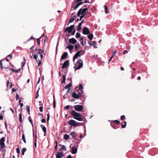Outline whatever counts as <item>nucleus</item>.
<instances>
[{"mask_svg": "<svg viewBox=\"0 0 158 158\" xmlns=\"http://www.w3.org/2000/svg\"><path fill=\"white\" fill-rule=\"evenodd\" d=\"M70 114L72 115L73 116V118L75 119L80 121H82L83 120L81 117V114L77 112L74 110H72Z\"/></svg>", "mask_w": 158, "mask_h": 158, "instance_id": "1", "label": "nucleus"}, {"mask_svg": "<svg viewBox=\"0 0 158 158\" xmlns=\"http://www.w3.org/2000/svg\"><path fill=\"white\" fill-rule=\"evenodd\" d=\"M75 66H74V68L75 71L80 69L83 67L82 61L81 59H78L76 64H75Z\"/></svg>", "mask_w": 158, "mask_h": 158, "instance_id": "2", "label": "nucleus"}, {"mask_svg": "<svg viewBox=\"0 0 158 158\" xmlns=\"http://www.w3.org/2000/svg\"><path fill=\"white\" fill-rule=\"evenodd\" d=\"M88 10L87 8H83L82 7L78 11L77 15L78 17L80 16L81 15H85L87 13L86 11Z\"/></svg>", "mask_w": 158, "mask_h": 158, "instance_id": "3", "label": "nucleus"}, {"mask_svg": "<svg viewBox=\"0 0 158 158\" xmlns=\"http://www.w3.org/2000/svg\"><path fill=\"white\" fill-rule=\"evenodd\" d=\"M83 93V90H81L80 92H79L77 94L76 93L74 92L72 94V96L74 98L78 99L79 98L82 96V94Z\"/></svg>", "mask_w": 158, "mask_h": 158, "instance_id": "4", "label": "nucleus"}, {"mask_svg": "<svg viewBox=\"0 0 158 158\" xmlns=\"http://www.w3.org/2000/svg\"><path fill=\"white\" fill-rule=\"evenodd\" d=\"M68 123L72 126L77 127L80 125L78 124L79 123H77L75 121L72 119L70 120L68 122Z\"/></svg>", "mask_w": 158, "mask_h": 158, "instance_id": "5", "label": "nucleus"}, {"mask_svg": "<svg viewBox=\"0 0 158 158\" xmlns=\"http://www.w3.org/2000/svg\"><path fill=\"white\" fill-rule=\"evenodd\" d=\"M74 27L75 25H71L70 27H66L64 31V32H68L69 33H70L71 32Z\"/></svg>", "mask_w": 158, "mask_h": 158, "instance_id": "6", "label": "nucleus"}, {"mask_svg": "<svg viewBox=\"0 0 158 158\" xmlns=\"http://www.w3.org/2000/svg\"><path fill=\"white\" fill-rule=\"evenodd\" d=\"M75 110L77 111H81L83 109V106L82 105H76L74 106Z\"/></svg>", "mask_w": 158, "mask_h": 158, "instance_id": "7", "label": "nucleus"}, {"mask_svg": "<svg viewBox=\"0 0 158 158\" xmlns=\"http://www.w3.org/2000/svg\"><path fill=\"white\" fill-rule=\"evenodd\" d=\"M82 32L84 35H88L90 34V31L87 27H85L82 29Z\"/></svg>", "mask_w": 158, "mask_h": 158, "instance_id": "8", "label": "nucleus"}, {"mask_svg": "<svg viewBox=\"0 0 158 158\" xmlns=\"http://www.w3.org/2000/svg\"><path fill=\"white\" fill-rule=\"evenodd\" d=\"M82 51V50L80 51L77 52L74 55L73 57V62H74L75 60L77 59L78 56H80L81 54H80V52Z\"/></svg>", "mask_w": 158, "mask_h": 158, "instance_id": "9", "label": "nucleus"}, {"mask_svg": "<svg viewBox=\"0 0 158 158\" xmlns=\"http://www.w3.org/2000/svg\"><path fill=\"white\" fill-rule=\"evenodd\" d=\"M69 65V60H66L63 64L61 67L62 69L66 68Z\"/></svg>", "mask_w": 158, "mask_h": 158, "instance_id": "10", "label": "nucleus"}, {"mask_svg": "<svg viewBox=\"0 0 158 158\" xmlns=\"http://www.w3.org/2000/svg\"><path fill=\"white\" fill-rule=\"evenodd\" d=\"M64 156V154L61 152H58L56 154V158H62Z\"/></svg>", "mask_w": 158, "mask_h": 158, "instance_id": "11", "label": "nucleus"}, {"mask_svg": "<svg viewBox=\"0 0 158 158\" xmlns=\"http://www.w3.org/2000/svg\"><path fill=\"white\" fill-rule=\"evenodd\" d=\"M77 133L76 132H71L70 133V135H71L73 139H76L77 136Z\"/></svg>", "mask_w": 158, "mask_h": 158, "instance_id": "12", "label": "nucleus"}, {"mask_svg": "<svg viewBox=\"0 0 158 158\" xmlns=\"http://www.w3.org/2000/svg\"><path fill=\"white\" fill-rule=\"evenodd\" d=\"M77 42V40L74 38L70 39L69 40V42L70 44H75Z\"/></svg>", "mask_w": 158, "mask_h": 158, "instance_id": "13", "label": "nucleus"}, {"mask_svg": "<svg viewBox=\"0 0 158 158\" xmlns=\"http://www.w3.org/2000/svg\"><path fill=\"white\" fill-rule=\"evenodd\" d=\"M68 53L67 52H64L61 56L60 61H61L62 60L64 59L67 56Z\"/></svg>", "mask_w": 158, "mask_h": 158, "instance_id": "14", "label": "nucleus"}, {"mask_svg": "<svg viewBox=\"0 0 158 158\" xmlns=\"http://www.w3.org/2000/svg\"><path fill=\"white\" fill-rule=\"evenodd\" d=\"M40 127L42 128V130L44 131V136H45L46 135V133L47 131V129L43 125H41Z\"/></svg>", "mask_w": 158, "mask_h": 158, "instance_id": "15", "label": "nucleus"}, {"mask_svg": "<svg viewBox=\"0 0 158 158\" xmlns=\"http://www.w3.org/2000/svg\"><path fill=\"white\" fill-rule=\"evenodd\" d=\"M72 152L73 154H75L77 152V149L75 147H73L71 148Z\"/></svg>", "mask_w": 158, "mask_h": 158, "instance_id": "16", "label": "nucleus"}, {"mask_svg": "<svg viewBox=\"0 0 158 158\" xmlns=\"http://www.w3.org/2000/svg\"><path fill=\"white\" fill-rule=\"evenodd\" d=\"M6 86L8 88H9L10 89L12 86L13 84L11 82L10 83L9 81H8L7 82Z\"/></svg>", "mask_w": 158, "mask_h": 158, "instance_id": "17", "label": "nucleus"}, {"mask_svg": "<svg viewBox=\"0 0 158 158\" xmlns=\"http://www.w3.org/2000/svg\"><path fill=\"white\" fill-rule=\"evenodd\" d=\"M89 44L91 46L93 45L94 48H97V46H96V42L95 41H93L92 43L89 42Z\"/></svg>", "mask_w": 158, "mask_h": 158, "instance_id": "18", "label": "nucleus"}, {"mask_svg": "<svg viewBox=\"0 0 158 158\" xmlns=\"http://www.w3.org/2000/svg\"><path fill=\"white\" fill-rule=\"evenodd\" d=\"M72 82L71 81V82L69 83L68 85H66L64 87V88L65 89H70V87L72 86Z\"/></svg>", "mask_w": 158, "mask_h": 158, "instance_id": "19", "label": "nucleus"}, {"mask_svg": "<svg viewBox=\"0 0 158 158\" xmlns=\"http://www.w3.org/2000/svg\"><path fill=\"white\" fill-rule=\"evenodd\" d=\"M74 47L72 45H69L66 48H68L70 50H72L73 49Z\"/></svg>", "mask_w": 158, "mask_h": 158, "instance_id": "20", "label": "nucleus"}, {"mask_svg": "<svg viewBox=\"0 0 158 158\" xmlns=\"http://www.w3.org/2000/svg\"><path fill=\"white\" fill-rule=\"evenodd\" d=\"M66 150L65 146L64 145H62L61 147L59 150L60 151H61L62 150L66 151Z\"/></svg>", "mask_w": 158, "mask_h": 158, "instance_id": "21", "label": "nucleus"}, {"mask_svg": "<svg viewBox=\"0 0 158 158\" xmlns=\"http://www.w3.org/2000/svg\"><path fill=\"white\" fill-rule=\"evenodd\" d=\"M66 80V75H64L62 76V83H63L65 82Z\"/></svg>", "mask_w": 158, "mask_h": 158, "instance_id": "22", "label": "nucleus"}, {"mask_svg": "<svg viewBox=\"0 0 158 158\" xmlns=\"http://www.w3.org/2000/svg\"><path fill=\"white\" fill-rule=\"evenodd\" d=\"M80 43L81 44V45L82 46H84V44L83 43L84 40L83 37H81V39L80 40Z\"/></svg>", "mask_w": 158, "mask_h": 158, "instance_id": "23", "label": "nucleus"}, {"mask_svg": "<svg viewBox=\"0 0 158 158\" xmlns=\"http://www.w3.org/2000/svg\"><path fill=\"white\" fill-rule=\"evenodd\" d=\"M93 37V35L92 34H91L90 35H88V38L91 40H92Z\"/></svg>", "mask_w": 158, "mask_h": 158, "instance_id": "24", "label": "nucleus"}, {"mask_svg": "<svg viewBox=\"0 0 158 158\" xmlns=\"http://www.w3.org/2000/svg\"><path fill=\"white\" fill-rule=\"evenodd\" d=\"M22 139L23 140V142L25 143H26V139L25 137V135L24 133L22 134Z\"/></svg>", "mask_w": 158, "mask_h": 158, "instance_id": "25", "label": "nucleus"}, {"mask_svg": "<svg viewBox=\"0 0 158 158\" xmlns=\"http://www.w3.org/2000/svg\"><path fill=\"white\" fill-rule=\"evenodd\" d=\"M69 135L67 134H65L64 135V136L63 137L64 139L65 140H67L69 138Z\"/></svg>", "mask_w": 158, "mask_h": 158, "instance_id": "26", "label": "nucleus"}, {"mask_svg": "<svg viewBox=\"0 0 158 158\" xmlns=\"http://www.w3.org/2000/svg\"><path fill=\"white\" fill-rule=\"evenodd\" d=\"M83 85H82V84H81L79 85V89L78 90V91H79L80 90L81 91V90H83Z\"/></svg>", "mask_w": 158, "mask_h": 158, "instance_id": "27", "label": "nucleus"}, {"mask_svg": "<svg viewBox=\"0 0 158 158\" xmlns=\"http://www.w3.org/2000/svg\"><path fill=\"white\" fill-rule=\"evenodd\" d=\"M26 109L27 111L28 112V114H30V107L29 106L27 105L26 106Z\"/></svg>", "mask_w": 158, "mask_h": 158, "instance_id": "28", "label": "nucleus"}, {"mask_svg": "<svg viewBox=\"0 0 158 158\" xmlns=\"http://www.w3.org/2000/svg\"><path fill=\"white\" fill-rule=\"evenodd\" d=\"M105 12L106 14H107L108 13L109 11L108 9L107 6L106 5H105Z\"/></svg>", "mask_w": 158, "mask_h": 158, "instance_id": "29", "label": "nucleus"}, {"mask_svg": "<svg viewBox=\"0 0 158 158\" xmlns=\"http://www.w3.org/2000/svg\"><path fill=\"white\" fill-rule=\"evenodd\" d=\"M35 148H36V146H37L36 141H37V136L36 134V135H35Z\"/></svg>", "mask_w": 158, "mask_h": 158, "instance_id": "30", "label": "nucleus"}, {"mask_svg": "<svg viewBox=\"0 0 158 158\" xmlns=\"http://www.w3.org/2000/svg\"><path fill=\"white\" fill-rule=\"evenodd\" d=\"M19 119L20 122L21 123H22V114L21 113H20L19 114Z\"/></svg>", "mask_w": 158, "mask_h": 158, "instance_id": "31", "label": "nucleus"}, {"mask_svg": "<svg viewBox=\"0 0 158 158\" xmlns=\"http://www.w3.org/2000/svg\"><path fill=\"white\" fill-rule=\"evenodd\" d=\"M27 149L26 148H23L22 150V155H24L25 152L26 151Z\"/></svg>", "mask_w": 158, "mask_h": 158, "instance_id": "32", "label": "nucleus"}, {"mask_svg": "<svg viewBox=\"0 0 158 158\" xmlns=\"http://www.w3.org/2000/svg\"><path fill=\"white\" fill-rule=\"evenodd\" d=\"M76 37L77 38H79L81 37V34L78 32H77L76 35Z\"/></svg>", "mask_w": 158, "mask_h": 158, "instance_id": "33", "label": "nucleus"}, {"mask_svg": "<svg viewBox=\"0 0 158 158\" xmlns=\"http://www.w3.org/2000/svg\"><path fill=\"white\" fill-rule=\"evenodd\" d=\"M56 101L55 99V97L54 95H53V107L55 108L56 107Z\"/></svg>", "mask_w": 158, "mask_h": 158, "instance_id": "34", "label": "nucleus"}, {"mask_svg": "<svg viewBox=\"0 0 158 158\" xmlns=\"http://www.w3.org/2000/svg\"><path fill=\"white\" fill-rule=\"evenodd\" d=\"M41 38V37H40L39 38L37 39V43L39 44H40V39Z\"/></svg>", "mask_w": 158, "mask_h": 158, "instance_id": "35", "label": "nucleus"}, {"mask_svg": "<svg viewBox=\"0 0 158 158\" xmlns=\"http://www.w3.org/2000/svg\"><path fill=\"white\" fill-rule=\"evenodd\" d=\"M74 20V18H73L72 19H70L69 20V23L68 24V25H69V23H70L72 22Z\"/></svg>", "mask_w": 158, "mask_h": 158, "instance_id": "36", "label": "nucleus"}, {"mask_svg": "<svg viewBox=\"0 0 158 158\" xmlns=\"http://www.w3.org/2000/svg\"><path fill=\"white\" fill-rule=\"evenodd\" d=\"M80 6L79 5V4L78 3V2H77V4H76V6H75L74 7V10H76L77 8Z\"/></svg>", "mask_w": 158, "mask_h": 158, "instance_id": "37", "label": "nucleus"}, {"mask_svg": "<svg viewBox=\"0 0 158 158\" xmlns=\"http://www.w3.org/2000/svg\"><path fill=\"white\" fill-rule=\"evenodd\" d=\"M114 122H115L116 123V124H120V122L118 120H115L114 121Z\"/></svg>", "mask_w": 158, "mask_h": 158, "instance_id": "38", "label": "nucleus"}, {"mask_svg": "<svg viewBox=\"0 0 158 158\" xmlns=\"http://www.w3.org/2000/svg\"><path fill=\"white\" fill-rule=\"evenodd\" d=\"M47 122H48H48H49V119H50L49 114V113L48 114H47Z\"/></svg>", "mask_w": 158, "mask_h": 158, "instance_id": "39", "label": "nucleus"}, {"mask_svg": "<svg viewBox=\"0 0 158 158\" xmlns=\"http://www.w3.org/2000/svg\"><path fill=\"white\" fill-rule=\"evenodd\" d=\"M83 8H87L88 9L89 7V6H88L87 5L85 4L82 7Z\"/></svg>", "mask_w": 158, "mask_h": 158, "instance_id": "40", "label": "nucleus"}, {"mask_svg": "<svg viewBox=\"0 0 158 158\" xmlns=\"http://www.w3.org/2000/svg\"><path fill=\"white\" fill-rule=\"evenodd\" d=\"M124 123H125V124L124 125H123L122 124V128H124L126 127L127 123L126 121H124Z\"/></svg>", "mask_w": 158, "mask_h": 158, "instance_id": "41", "label": "nucleus"}, {"mask_svg": "<svg viewBox=\"0 0 158 158\" xmlns=\"http://www.w3.org/2000/svg\"><path fill=\"white\" fill-rule=\"evenodd\" d=\"M16 152L18 154H19L20 152V149L19 148H18L16 149Z\"/></svg>", "mask_w": 158, "mask_h": 158, "instance_id": "42", "label": "nucleus"}, {"mask_svg": "<svg viewBox=\"0 0 158 158\" xmlns=\"http://www.w3.org/2000/svg\"><path fill=\"white\" fill-rule=\"evenodd\" d=\"M125 115H123L121 116L120 118L122 120H123L125 119Z\"/></svg>", "mask_w": 158, "mask_h": 158, "instance_id": "43", "label": "nucleus"}, {"mask_svg": "<svg viewBox=\"0 0 158 158\" xmlns=\"http://www.w3.org/2000/svg\"><path fill=\"white\" fill-rule=\"evenodd\" d=\"M19 98V94H17L16 96V100H18Z\"/></svg>", "mask_w": 158, "mask_h": 158, "instance_id": "44", "label": "nucleus"}, {"mask_svg": "<svg viewBox=\"0 0 158 158\" xmlns=\"http://www.w3.org/2000/svg\"><path fill=\"white\" fill-rule=\"evenodd\" d=\"M76 30L74 28V29H73V31L72 32V35H75V33Z\"/></svg>", "mask_w": 158, "mask_h": 158, "instance_id": "45", "label": "nucleus"}, {"mask_svg": "<svg viewBox=\"0 0 158 158\" xmlns=\"http://www.w3.org/2000/svg\"><path fill=\"white\" fill-rule=\"evenodd\" d=\"M79 47V46L77 45H75V50L77 51L78 50V48Z\"/></svg>", "mask_w": 158, "mask_h": 158, "instance_id": "46", "label": "nucleus"}, {"mask_svg": "<svg viewBox=\"0 0 158 158\" xmlns=\"http://www.w3.org/2000/svg\"><path fill=\"white\" fill-rule=\"evenodd\" d=\"M22 67H21V68L22 69H23V67L24 66V65L25 64V62H22Z\"/></svg>", "mask_w": 158, "mask_h": 158, "instance_id": "47", "label": "nucleus"}, {"mask_svg": "<svg viewBox=\"0 0 158 158\" xmlns=\"http://www.w3.org/2000/svg\"><path fill=\"white\" fill-rule=\"evenodd\" d=\"M81 16H80V21L84 17L85 15H81Z\"/></svg>", "mask_w": 158, "mask_h": 158, "instance_id": "48", "label": "nucleus"}, {"mask_svg": "<svg viewBox=\"0 0 158 158\" xmlns=\"http://www.w3.org/2000/svg\"><path fill=\"white\" fill-rule=\"evenodd\" d=\"M81 29V27L78 25L77 27V30L79 31Z\"/></svg>", "mask_w": 158, "mask_h": 158, "instance_id": "49", "label": "nucleus"}, {"mask_svg": "<svg viewBox=\"0 0 158 158\" xmlns=\"http://www.w3.org/2000/svg\"><path fill=\"white\" fill-rule=\"evenodd\" d=\"M40 110V112H42L43 110V106H40L39 108Z\"/></svg>", "mask_w": 158, "mask_h": 158, "instance_id": "50", "label": "nucleus"}, {"mask_svg": "<svg viewBox=\"0 0 158 158\" xmlns=\"http://www.w3.org/2000/svg\"><path fill=\"white\" fill-rule=\"evenodd\" d=\"M4 123L5 128L7 130V123L6 122H5Z\"/></svg>", "mask_w": 158, "mask_h": 158, "instance_id": "51", "label": "nucleus"}, {"mask_svg": "<svg viewBox=\"0 0 158 158\" xmlns=\"http://www.w3.org/2000/svg\"><path fill=\"white\" fill-rule=\"evenodd\" d=\"M69 107H70L69 105H67V106H66L65 107H64V108L65 109H69Z\"/></svg>", "mask_w": 158, "mask_h": 158, "instance_id": "52", "label": "nucleus"}, {"mask_svg": "<svg viewBox=\"0 0 158 158\" xmlns=\"http://www.w3.org/2000/svg\"><path fill=\"white\" fill-rule=\"evenodd\" d=\"M37 57H38V55L37 54L35 55H34L33 56L34 58L35 59H36V58H37Z\"/></svg>", "mask_w": 158, "mask_h": 158, "instance_id": "53", "label": "nucleus"}, {"mask_svg": "<svg viewBox=\"0 0 158 158\" xmlns=\"http://www.w3.org/2000/svg\"><path fill=\"white\" fill-rule=\"evenodd\" d=\"M41 122L42 123H45L46 122V120L45 118H44L41 120Z\"/></svg>", "mask_w": 158, "mask_h": 158, "instance_id": "54", "label": "nucleus"}, {"mask_svg": "<svg viewBox=\"0 0 158 158\" xmlns=\"http://www.w3.org/2000/svg\"><path fill=\"white\" fill-rule=\"evenodd\" d=\"M28 120L30 122H31L32 120L31 118V116H29L28 117Z\"/></svg>", "mask_w": 158, "mask_h": 158, "instance_id": "55", "label": "nucleus"}, {"mask_svg": "<svg viewBox=\"0 0 158 158\" xmlns=\"http://www.w3.org/2000/svg\"><path fill=\"white\" fill-rule=\"evenodd\" d=\"M34 38L33 36H31L30 39H28L27 40V41L28 42V41H29L30 40H34Z\"/></svg>", "mask_w": 158, "mask_h": 158, "instance_id": "56", "label": "nucleus"}, {"mask_svg": "<svg viewBox=\"0 0 158 158\" xmlns=\"http://www.w3.org/2000/svg\"><path fill=\"white\" fill-rule=\"evenodd\" d=\"M3 117L2 114L1 115L0 114V120H2L3 119Z\"/></svg>", "mask_w": 158, "mask_h": 158, "instance_id": "57", "label": "nucleus"}, {"mask_svg": "<svg viewBox=\"0 0 158 158\" xmlns=\"http://www.w3.org/2000/svg\"><path fill=\"white\" fill-rule=\"evenodd\" d=\"M21 69H22L21 68L17 70H15V72L16 73L19 72L21 70Z\"/></svg>", "mask_w": 158, "mask_h": 158, "instance_id": "58", "label": "nucleus"}, {"mask_svg": "<svg viewBox=\"0 0 158 158\" xmlns=\"http://www.w3.org/2000/svg\"><path fill=\"white\" fill-rule=\"evenodd\" d=\"M41 60H39V63L38 67L41 64Z\"/></svg>", "mask_w": 158, "mask_h": 158, "instance_id": "59", "label": "nucleus"}, {"mask_svg": "<svg viewBox=\"0 0 158 158\" xmlns=\"http://www.w3.org/2000/svg\"><path fill=\"white\" fill-rule=\"evenodd\" d=\"M84 3H90V2L89 1H87V0H85V2H84Z\"/></svg>", "mask_w": 158, "mask_h": 158, "instance_id": "60", "label": "nucleus"}, {"mask_svg": "<svg viewBox=\"0 0 158 158\" xmlns=\"http://www.w3.org/2000/svg\"><path fill=\"white\" fill-rule=\"evenodd\" d=\"M78 3L79 4V5L80 6L83 3H84L83 2L80 1V2H78Z\"/></svg>", "mask_w": 158, "mask_h": 158, "instance_id": "61", "label": "nucleus"}, {"mask_svg": "<svg viewBox=\"0 0 158 158\" xmlns=\"http://www.w3.org/2000/svg\"><path fill=\"white\" fill-rule=\"evenodd\" d=\"M128 53V51H127V50H125L124 51H123V54H125L126 53Z\"/></svg>", "mask_w": 158, "mask_h": 158, "instance_id": "62", "label": "nucleus"}, {"mask_svg": "<svg viewBox=\"0 0 158 158\" xmlns=\"http://www.w3.org/2000/svg\"><path fill=\"white\" fill-rule=\"evenodd\" d=\"M116 53V51L114 50L113 52V54L112 55L114 56L115 55Z\"/></svg>", "mask_w": 158, "mask_h": 158, "instance_id": "63", "label": "nucleus"}, {"mask_svg": "<svg viewBox=\"0 0 158 158\" xmlns=\"http://www.w3.org/2000/svg\"><path fill=\"white\" fill-rule=\"evenodd\" d=\"M66 158H72L71 156V155H68Z\"/></svg>", "mask_w": 158, "mask_h": 158, "instance_id": "64", "label": "nucleus"}]
</instances>
